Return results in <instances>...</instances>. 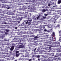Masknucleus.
Instances as JSON below:
<instances>
[{
	"label": "nucleus",
	"instance_id": "6e6552de",
	"mask_svg": "<svg viewBox=\"0 0 61 61\" xmlns=\"http://www.w3.org/2000/svg\"><path fill=\"white\" fill-rule=\"evenodd\" d=\"M14 47H15V46H12V47H11L10 48V50L11 51H12L13 50V49H14Z\"/></svg>",
	"mask_w": 61,
	"mask_h": 61
},
{
	"label": "nucleus",
	"instance_id": "a18cd8bd",
	"mask_svg": "<svg viewBox=\"0 0 61 61\" xmlns=\"http://www.w3.org/2000/svg\"><path fill=\"white\" fill-rule=\"evenodd\" d=\"M36 48H35V49H34V51H36Z\"/></svg>",
	"mask_w": 61,
	"mask_h": 61
},
{
	"label": "nucleus",
	"instance_id": "bb28decb",
	"mask_svg": "<svg viewBox=\"0 0 61 61\" xmlns=\"http://www.w3.org/2000/svg\"><path fill=\"white\" fill-rule=\"evenodd\" d=\"M48 14H44V15L45 16H47V15H48Z\"/></svg>",
	"mask_w": 61,
	"mask_h": 61
},
{
	"label": "nucleus",
	"instance_id": "37998d69",
	"mask_svg": "<svg viewBox=\"0 0 61 61\" xmlns=\"http://www.w3.org/2000/svg\"><path fill=\"white\" fill-rule=\"evenodd\" d=\"M56 59H57V58H55V59H54V60H56Z\"/></svg>",
	"mask_w": 61,
	"mask_h": 61
},
{
	"label": "nucleus",
	"instance_id": "f3484780",
	"mask_svg": "<svg viewBox=\"0 0 61 61\" xmlns=\"http://www.w3.org/2000/svg\"><path fill=\"white\" fill-rule=\"evenodd\" d=\"M2 24H5V25H6V23L5 22V21H3L2 22Z\"/></svg>",
	"mask_w": 61,
	"mask_h": 61
},
{
	"label": "nucleus",
	"instance_id": "dca6fc26",
	"mask_svg": "<svg viewBox=\"0 0 61 61\" xmlns=\"http://www.w3.org/2000/svg\"><path fill=\"white\" fill-rule=\"evenodd\" d=\"M46 11V9H44L43 10L42 12H45Z\"/></svg>",
	"mask_w": 61,
	"mask_h": 61
},
{
	"label": "nucleus",
	"instance_id": "13d9d810",
	"mask_svg": "<svg viewBox=\"0 0 61 61\" xmlns=\"http://www.w3.org/2000/svg\"><path fill=\"white\" fill-rule=\"evenodd\" d=\"M49 49H51V47H49Z\"/></svg>",
	"mask_w": 61,
	"mask_h": 61
},
{
	"label": "nucleus",
	"instance_id": "8fccbe9b",
	"mask_svg": "<svg viewBox=\"0 0 61 61\" xmlns=\"http://www.w3.org/2000/svg\"><path fill=\"white\" fill-rule=\"evenodd\" d=\"M17 27H15V29H16H16H17Z\"/></svg>",
	"mask_w": 61,
	"mask_h": 61
},
{
	"label": "nucleus",
	"instance_id": "603ef678",
	"mask_svg": "<svg viewBox=\"0 0 61 61\" xmlns=\"http://www.w3.org/2000/svg\"><path fill=\"white\" fill-rule=\"evenodd\" d=\"M17 2H19L20 1V0H17Z\"/></svg>",
	"mask_w": 61,
	"mask_h": 61
},
{
	"label": "nucleus",
	"instance_id": "680f3d73",
	"mask_svg": "<svg viewBox=\"0 0 61 61\" xmlns=\"http://www.w3.org/2000/svg\"><path fill=\"white\" fill-rule=\"evenodd\" d=\"M14 61H17V60H15Z\"/></svg>",
	"mask_w": 61,
	"mask_h": 61
},
{
	"label": "nucleus",
	"instance_id": "ea45409f",
	"mask_svg": "<svg viewBox=\"0 0 61 61\" xmlns=\"http://www.w3.org/2000/svg\"><path fill=\"white\" fill-rule=\"evenodd\" d=\"M44 31H45V32H46V31H47V30L46 29H45L44 30Z\"/></svg>",
	"mask_w": 61,
	"mask_h": 61
},
{
	"label": "nucleus",
	"instance_id": "e2e57ef3",
	"mask_svg": "<svg viewBox=\"0 0 61 61\" xmlns=\"http://www.w3.org/2000/svg\"><path fill=\"white\" fill-rule=\"evenodd\" d=\"M53 7H54V8L55 7V6H53Z\"/></svg>",
	"mask_w": 61,
	"mask_h": 61
},
{
	"label": "nucleus",
	"instance_id": "4c0bfd02",
	"mask_svg": "<svg viewBox=\"0 0 61 61\" xmlns=\"http://www.w3.org/2000/svg\"><path fill=\"white\" fill-rule=\"evenodd\" d=\"M52 61H55V59H52V60H51Z\"/></svg>",
	"mask_w": 61,
	"mask_h": 61
},
{
	"label": "nucleus",
	"instance_id": "6ab92c4d",
	"mask_svg": "<svg viewBox=\"0 0 61 61\" xmlns=\"http://www.w3.org/2000/svg\"><path fill=\"white\" fill-rule=\"evenodd\" d=\"M3 25H0V28H2V27H2Z\"/></svg>",
	"mask_w": 61,
	"mask_h": 61
},
{
	"label": "nucleus",
	"instance_id": "7ed1b4c3",
	"mask_svg": "<svg viewBox=\"0 0 61 61\" xmlns=\"http://www.w3.org/2000/svg\"><path fill=\"white\" fill-rule=\"evenodd\" d=\"M24 13H22L21 14H19V16H23L24 15V16H25V17H27V15L26 14H28V13L26 12H25Z\"/></svg>",
	"mask_w": 61,
	"mask_h": 61
},
{
	"label": "nucleus",
	"instance_id": "c9c22d12",
	"mask_svg": "<svg viewBox=\"0 0 61 61\" xmlns=\"http://www.w3.org/2000/svg\"><path fill=\"white\" fill-rule=\"evenodd\" d=\"M4 1L5 2V3L6 2V0H4Z\"/></svg>",
	"mask_w": 61,
	"mask_h": 61
},
{
	"label": "nucleus",
	"instance_id": "a19ab883",
	"mask_svg": "<svg viewBox=\"0 0 61 61\" xmlns=\"http://www.w3.org/2000/svg\"><path fill=\"white\" fill-rule=\"evenodd\" d=\"M1 11L2 10H0V13H2Z\"/></svg>",
	"mask_w": 61,
	"mask_h": 61
},
{
	"label": "nucleus",
	"instance_id": "9d476101",
	"mask_svg": "<svg viewBox=\"0 0 61 61\" xmlns=\"http://www.w3.org/2000/svg\"><path fill=\"white\" fill-rule=\"evenodd\" d=\"M55 45L57 47H58L57 46H60V43H59L57 44H56Z\"/></svg>",
	"mask_w": 61,
	"mask_h": 61
},
{
	"label": "nucleus",
	"instance_id": "49530a36",
	"mask_svg": "<svg viewBox=\"0 0 61 61\" xmlns=\"http://www.w3.org/2000/svg\"><path fill=\"white\" fill-rule=\"evenodd\" d=\"M47 32H50V31H49V30H48V31H47Z\"/></svg>",
	"mask_w": 61,
	"mask_h": 61
},
{
	"label": "nucleus",
	"instance_id": "ddd939ff",
	"mask_svg": "<svg viewBox=\"0 0 61 61\" xmlns=\"http://www.w3.org/2000/svg\"><path fill=\"white\" fill-rule=\"evenodd\" d=\"M61 3V0H58V4H60Z\"/></svg>",
	"mask_w": 61,
	"mask_h": 61
},
{
	"label": "nucleus",
	"instance_id": "f8f14e48",
	"mask_svg": "<svg viewBox=\"0 0 61 61\" xmlns=\"http://www.w3.org/2000/svg\"><path fill=\"white\" fill-rule=\"evenodd\" d=\"M20 54L18 53H16V57H18L19 56V55Z\"/></svg>",
	"mask_w": 61,
	"mask_h": 61
},
{
	"label": "nucleus",
	"instance_id": "1a4fd4ad",
	"mask_svg": "<svg viewBox=\"0 0 61 61\" xmlns=\"http://www.w3.org/2000/svg\"><path fill=\"white\" fill-rule=\"evenodd\" d=\"M40 26H41V28H42V29H44V28H45V26L44 25H42L41 26V25H40Z\"/></svg>",
	"mask_w": 61,
	"mask_h": 61
},
{
	"label": "nucleus",
	"instance_id": "4468645a",
	"mask_svg": "<svg viewBox=\"0 0 61 61\" xmlns=\"http://www.w3.org/2000/svg\"><path fill=\"white\" fill-rule=\"evenodd\" d=\"M51 56H54V53H51V54H50Z\"/></svg>",
	"mask_w": 61,
	"mask_h": 61
},
{
	"label": "nucleus",
	"instance_id": "864d4df0",
	"mask_svg": "<svg viewBox=\"0 0 61 61\" xmlns=\"http://www.w3.org/2000/svg\"><path fill=\"white\" fill-rule=\"evenodd\" d=\"M55 7H57V6L55 5Z\"/></svg>",
	"mask_w": 61,
	"mask_h": 61
},
{
	"label": "nucleus",
	"instance_id": "473e14b6",
	"mask_svg": "<svg viewBox=\"0 0 61 61\" xmlns=\"http://www.w3.org/2000/svg\"><path fill=\"white\" fill-rule=\"evenodd\" d=\"M39 16H38L37 17V19H38V18H39Z\"/></svg>",
	"mask_w": 61,
	"mask_h": 61
},
{
	"label": "nucleus",
	"instance_id": "5fc2aeb1",
	"mask_svg": "<svg viewBox=\"0 0 61 61\" xmlns=\"http://www.w3.org/2000/svg\"><path fill=\"white\" fill-rule=\"evenodd\" d=\"M25 5H27V3H25Z\"/></svg>",
	"mask_w": 61,
	"mask_h": 61
},
{
	"label": "nucleus",
	"instance_id": "72a5a7b5",
	"mask_svg": "<svg viewBox=\"0 0 61 61\" xmlns=\"http://www.w3.org/2000/svg\"><path fill=\"white\" fill-rule=\"evenodd\" d=\"M6 31L7 32H9V30H6Z\"/></svg>",
	"mask_w": 61,
	"mask_h": 61
},
{
	"label": "nucleus",
	"instance_id": "6e6d98bb",
	"mask_svg": "<svg viewBox=\"0 0 61 61\" xmlns=\"http://www.w3.org/2000/svg\"><path fill=\"white\" fill-rule=\"evenodd\" d=\"M31 60V59H30L29 60V61H30Z\"/></svg>",
	"mask_w": 61,
	"mask_h": 61
},
{
	"label": "nucleus",
	"instance_id": "09e8293b",
	"mask_svg": "<svg viewBox=\"0 0 61 61\" xmlns=\"http://www.w3.org/2000/svg\"><path fill=\"white\" fill-rule=\"evenodd\" d=\"M43 17V18H46V17L44 16Z\"/></svg>",
	"mask_w": 61,
	"mask_h": 61
},
{
	"label": "nucleus",
	"instance_id": "774afa93",
	"mask_svg": "<svg viewBox=\"0 0 61 61\" xmlns=\"http://www.w3.org/2000/svg\"><path fill=\"white\" fill-rule=\"evenodd\" d=\"M55 23L56 22H54V23Z\"/></svg>",
	"mask_w": 61,
	"mask_h": 61
},
{
	"label": "nucleus",
	"instance_id": "3c124183",
	"mask_svg": "<svg viewBox=\"0 0 61 61\" xmlns=\"http://www.w3.org/2000/svg\"><path fill=\"white\" fill-rule=\"evenodd\" d=\"M18 23H20V22L19 21H18Z\"/></svg>",
	"mask_w": 61,
	"mask_h": 61
},
{
	"label": "nucleus",
	"instance_id": "4d7b16f0",
	"mask_svg": "<svg viewBox=\"0 0 61 61\" xmlns=\"http://www.w3.org/2000/svg\"><path fill=\"white\" fill-rule=\"evenodd\" d=\"M2 21H1V20H0V23H1Z\"/></svg>",
	"mask_w": 61,
	"mask_h": 61
},
{
	"label": "nucleus",
	"instance_id": "c756f323",
	"mask_svg": "<svg viewBox=\"0 0 61 61\" xmlns=\"http://www.w3.org/2000/svg\"><path fill=\"white\" fill-rule=\"evenodd\" d=\"M16 53H17V54H18L17 53H19V51H17L16 52Z\"/></svg>",
	"mask_w": 61,
	"mask_h": 61
},
{
	"label": "nucleus",
	"instance_id": "c03bdc74",
	"mask_svg": "<svg viewBox=\"0 0 61 61\" xmlns=\"http://www.w3.org/2000/svg\"><path fill=\"white\" fill-rule=\"evenodd\" d=\"M48 6H50V4H48Z\"/></svg>",
	"mask_w": 61,
	"mask_h": 61
},
{
	"label": "nucleus",
	"instance_id": "393cba45",
	"mask_svg": "<svg viewBox=\"0 0 61 61\" xmlns=\"http://www.w3.org/2000/svg\"><path fill=\"white\" fill-rule=\"evenodd\" d=\"M23 37L24 38L26 37H27L26 36V35H23Z\"/></svg>",
	"mask_w": 61,
	"mask_h": 61
},
{
	"label": "nucleus",
	"instance_id": "2eb2a0df",
	"mask_svg": "<svg viewBox=\"0 0 61 61\" xmlns=\"http://www.w3.org/2000/svg\"><path fill=\"white\" fill-rule=\"evenodd\" d=\"M57 12L61 13V10H58L57 11Z\"/></svg>",
	"mask_w": 61,
	"mask_h": 61
},
{
	"label": "nucleus",
	"instance_id": "b1692460",
	"mask_svg": "<svg viewBox=\"0 0 61 61\" xmlns=\"http://www.w3.org/2000/svg\"><path fill=\"white\" fill-rule=\"evenodd\" d=\"M19 4L20 5H23V3H19Z\"/></svg>",
	"mask_w": 61,
	"mask_h": 61
},
{
	"label": "nucleus",
	"instance_id": "0eeeda50",
	"mask_svg": "<svg viewBox=\"0 0 61 61\" xmlns=\"http://www.w3.org/2000/svg\"><path fill=\"white\" fill-rule=\"evenodd\" d=\"M48 56V54H45V55L42 56V57L43 58H47Z\"/></svg>",
	"mask_w": 61,
	"mask_h": 61
},
{
	"label": "nucleus",
	"instance_id": "de8ad7c7",
	"mask_svg": "<svg viewBox=\"0 0 61 61\" xmlns=\"http://www.w3.org/2000/svg\"><path fill=\"white\" fill-rule=\"evenodd\" d=\"M28 23L29 24V25H30V22H28Z\"/></svg>",
	"mask_w": 61,
	"mask_h": 61
},
{
	"label": "nucleus",
	"instance_id": "f704fd0d",
	"mask_svg": "<svg viewBox=\"0 0 61 61\" xmlns=\"http://www.w3.org/2000/svg\"><path fill=\"white\" fill-rule=\"evenodd\" d=\"M1 38H2V39H3V38H4V37L3 36H1Z\"/></svg>",
	"mask_w": 61,
	"mask_h": 61
},
{
	"label": "nucleus",
	"instance_id": "2f4dec72",
	"mask_svg": "<svg viewBox=\"0 0 61 61\" xmlns=\"http://www.w3.org/2000/svg\"><path fill=\"white\" fill-rule=\"evenodd\" d=\"M28 23V21H26V25H27V24Z\"/></svg>",
	"mask_w": 61,
	"mask_h": 61
},
{
	"label": "nucleus",
	"instance_id": "bf43d9fd",
	"mask_svg": "<svg viewBox=\"0 0 61 61\" xmlns=\"http://www.w3.org/2000/svg\"><path fill=\"white\" fill-rule=\"evenodd\" d=\"M60 22H61V20H60Z\"/></svg>",
	"mask_w": 61,
	"mask_h": 61
},
{
	"label": "nucleus",
	"instance_id": "20e7f679",
	"mask_svg": "<svg viewBox=\"0 0 61 61\" xmlns=\"http://www.w3.org/2000/svg\"><path fill=\"white\" fill-rule=\"evenodd\" d=\"M16 15L17 16H16V19H15V20H22V18L20 17H19V16H18V14H16Z\"/></svg>",
	"mask_w": 61,
	"mask_h": 61
},
{
	"label": "nucleus",
	"instance_id": "412c9836",
	"mask_svg": "<svg viewBox=\"0 0 61 61\" xmlns=\"http://www.w3.org/2000/svg\"><path fill=\"white\" fill-rule=\"evenodd\" d=\"M59 42H55V44H58V43H59Z\"/></svg>",
	"mask_w": 61,
	"mask_h": 61
},
{
	"label": "nucleus",
	"instance_id": "052dcab7",
	"mask_svg": "<svg viewBox=\"0 0 61 61\" xmlns=\"http://www.w3.org/2000/svg\"><path fill=\"white\" fill-rule=\"evenodd\" d=\"M1 18H4V17H1Z\"/></svg>",
	"mask_w": 61,
	"mask_h": 61
},
{
	"label": "nucleus",
	"instance_id": "c85d7f7f",
	"mask_svg": "<svg viewBox=\"0 0 61 61\" xmlns=\"http://www.w3.org/2000/svg\"><path fill=\"white\" fill-rule=\"evenodd\" d=\"M31 7V8H32V9H33L34 8V7H35L33 6H32Z\"/></svg>",
	"mask_w": 61,
	"mask_h": 61
},
{
	"label": "nucleus",
	"instance_id": "a211bd4d",
	"mask_svg": "<svg viewBox=\"0 0 61 61\" xmlns=\"http://www.w3.org/2000/svg\"><path fill=\"white\" fill-rule=\"evenodd\" d=\"M34 1H35L34 2H35V3L37 2H37H37L38 1V0H34Z\"/></svg>",
	"mask_w": 61,
	"mask_h": 61
},
{
	"label": "nucleus",
	"instance_id": "f257e3e1",
	"mask_svg": "<svg viewBox=\"0 0 61 61\" xmlns=\"http://www.w3.org/2000/svg\"><path fill=\"white\" fill-rule=\"evenodd\" d=\"M54 15H55L56 16H53L52 17V18L53 19L54 21H56L57 19H58L60 17V16L59 15H61V14H59V13L57 11L56 13H54Z\"/></svg>",
	"mask_w": 61,
	"mask_h": 61
},
{
	"label": "nucleus",
	"instance_id": "cd10ccee",
	"mask_svg": "<svg viewBox=\"0 0 61 61\" xmlns=\"http://www.w3.org/2000/svg\"><path fill=\"white\" fill-rule=\"evenodd\" d=\"M35 38H38V37L37 36H36L35 37Z\"/></svg>",
	"mask_w": 61,
	"mask_h": 61
},
{
	"label": "nucleus",
	"instance_id": "0e129e2a",
	"mask_svg": "<svg viewBox=\"0 0 61 61\" xmlns=\"http://www.w3.org/2000/svg\"><path fill=\"white\" fill-rule=\"evenodd\" d=\"M14 22H16V21H14Z\"/></svg>",
	"mask_w": 61,
	"mask_h": 61
},
{
	"label": "nucleus",
	"instance_id": "79ce46f5",
	"mask_svg": "<svg viewBox=\"0 0 61 61\" xmlns=\"http://www.w3.org/2000/svg\"><path fill=\"white\" fill-rule=\"evenodd\" d=\"M28 21L29 22H31V20H28Z\"/></svg>",
	"mask_w": 61,
	"mask_h": 61
},
{
	"label": "nucleus",
	"instance_id": "423d86ee",
	"mask_svg": "<svg viewBox=\"0 0 61 61\" xmlns=\"http://www.w3.org/2000/svg\"><path fill=\"white\" fill-rule=\"evenodd\" d=\"M50 39H49L47 41H46V42H45V43H46V44H53V42L52 41H50Z\"/></svg>",
	"mask_w": 61,
	"mask_h": 61
},
{
	"label": "nucleus",
	"instance_id": "aec40b11",
	"mask_svg": "<svg viewBox=\"0 0 61 61\" xmlns=\"http://www.w3.org/2000/svg\"><path fill=\"white\" fill-rule=\"evenodd\" d=\"M11 19L10 18H8L7 19V21H10V20Z\"/></svg>",
	"mask_w": 61,
	"mask_h": 61
},
{
	"label": "nucleus",
	"instance_id": "58836bf2",
	"mask_svg": "<svg viewBox=\"0 0 61 61\" xmlns=\"http://www.w3.org/2000/svg\"><path fill=\"white\" fill-rule=\"evenodd\" d=\"M21 26H23V25H24V24L22 23L21 24Z\"/></svg>",
	"mask_w": 61,
	"mask_h": 61
},
{
	"label": "nucleus",
	"instance_id": "4be33fe9",
	"mask_svg": "<svg viewBox=\"0 0 61 61\" xmlns=\"http://www.w3.org/2000/svg\"><path fill=\"white\" fill-rule=\"evenodd\" d=\"M2 27H2V28H5V25H2Z\"/></svg>",
	"mask_w": 61,
	"mask_h": 61
},
{
	"label": "nucleus",
	"instance_id": "7c9ffc66",
	"mask_svg": "<svg viewBox=\"0 0 61 61\" xmlns=\"http://www.w3.org/2000/svg\"><path fill=\"white\" fill-rule=\"evenodd\" d=\"M30 34H33V32H31V31L30 32Z\"/></svg>",
	"mask_w": 61,
	"mask_h": 61
},
{
	"label": "nucleus",
	"instance_id": "5701e85b",
	"mask_svg": "<svg viewBox=\"0 0 61 61\" xmlns=\"http://www.w3.org/2000/svg\"><path fill=\"white\" fill-rule=\"evenodd\" d=\"M52 35H53V36H55V32H53L52 34Z\"/></svg>",
	"mask_w": 61,
	"mask_h": 61
},
{
	"label": "nucleus",
	"instance_id": "f03ea898",
	"mask_svg": "<svg viewBox=\"0 0 61 61\" xmlns=\"http://www.w3.org/2000/svg\"><path fill=\"white\" fill-rule=\"evenodd\" d=\"M23 41V40L21 39H19L17 41V42H19L18 44H20V45H19L20 46H21V47H24V45L22 43H21V41Z\"/></svg>",
	"mask_w": 61,
	"mask_h": 61
},
{
	"label": "nucleus",
	"instance_id": "a878e982",
	"mask_svg": "<svg viewBox=\"0 0 61 61\" xmlns=\"http://www.w3.org/2000/svg\"><path fill=\"white\" fill-rule=\"evenodd\" d=\"M15 17H15L14 16H13L12 17V18H15Z\"/></svg>",
	"mask_w": 61,
	"mask_h": 61
},
{
	"label": "nucleus",
	"instance_id": "39448f33",
	"mask_svg": "<svg viewBox=\"0 0 61 61\" xmlns=\"http://www.w3.org/2000/svg\"><path fill=\"white\" fill-rule=\"evenodd\" d=\"M3 5H0V8H1L2 7H4V8H7L8 9L10 8V7H8V5H4V4H2Z\"/></svg>",
	"mask_w": 61,
	"mask_h": 61
},
{
	"label": "nucleus",
	"instance_id": "338daca9",
	"mask_svg": "<svg viewBox=\"0 0 61 61\" xmlns=\"http://www.w3.org/2000/svg\"><path fill=\"white\" fill-rule=\"evenodd\" d=\"M60 38H61V36L60 37Z\"/></svg>",
	"mask_w": 61,
	"mask_h": 61
},
{
	"label": "nucleus",
	"instance_id": "69168bd1",
	"mask_svg": "<svg viewBox=\"0 0 61 61\" xmlns=\"http://www.w3.org/2000/svg\"><path fill=\"white\" fill-rule=\"evenodd\" d=\"M38 60H39V59H38Z\"/></svg>",
	"mask_w": 61,
	"mask_h": 61
},
{
	"label": "nucleus",
	"instance_id": "e433bc0d",
	"mask_svg": "<svg viewBox=\"0 0 61 61\" xmlns=\"http://www.w3.org/2000/svg\"><path fill=\"white\" fill-rule=\"evenodd\" d=\"M37 57H38V58H39L40 57V56L39 55H38L37 56Z\"/></svg>",
	"mask_w": 61,
	"mask_h": 61
},
{
	"label": "nucleus",
	"instance_id": "9b49d317",
	"mask_svg": "<svg viewBox=\"0 0 61 61\" xmlns=\"http://www.w3.org/2000/svg\"><path fill=\"white\" fill-rule=\"evenodd\" d=\"M58 51H57V52H58L59 53V52H61V49H60L59 48L58 49H57Z\"/></svg>",
	"mask_w": 61,
	"mask_h": 61
}]
</instances>
